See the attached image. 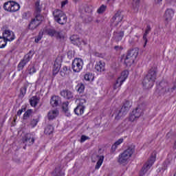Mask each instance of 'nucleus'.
<instances>
[{"label":"nucleus","mask_w":176,"mask_h":176,"mask_svg":"<svg viewBox=\"0 0 176 176\" xmlns=\"http://www.w3.org/2000/svg\"><path fill=\"white\" fill-rule=\"evenodd\" d=\"M38 122H39L38 118L32 120L30 123V125L31 126L32 129H34V127H36Z\"/></svg>","instance_id":"a19ab883"},{"label":"nucleus","mask_w":176,"mask_h":176,"mask_svg":"<svg viewBox=\"0 0 176 176\" xmlns=\"http://www.w3.org/2000/svg\"><path fill=\"white\" fill-rule=\"evenodd\" d=\"M156 76H157V68L151 67L148 74L144 78L142 85L145 89H151L155 85V80H156Z\"/></svg>","instance_id":"f257e3e1"},{"label":"nucleus","mask_w":176,"mask_h":176,"mask_svg":"<svg viewBox=\"0 0 176 176\" xmlns=\"http://www.w3.org/2000/svg\"><path fill=\"white\" fill-rule=\"evenodd\" d=\"M43 32H40L39 33H38V36H36V38H35V40H34V42L36 43H39V41H41V39H42V38L43 37Z\"/></svg>","instance_id":"37998d69"},{"label":"nucleus","mask_w":176,"mask_h":176,"mask_svg":"<svg viewBox=\"0 0 176 176\" xmlns=\"http://www.w3.org/2000/svg\"><path fill=\"white\" fill-rule=\"evenodd\" d=\"M35 12L34 14H41L42 12V4H41V0H37L34 4Z\"/></svg>","instance_id":"4be33fe9"},{"label":"nucleus","mask_w":176,"mask_h":176,"mask_svg":"<svg viewBox=\"0 0 176 176\" xmlns=\"http://www.w3.org/2000/svg\"><path fill=\"white\" fill-rule=\"evenodd\" d=\"M3 9L6 12H17L20 10V4L17 3L16 1H9L4 3Z\"/></svg>","instance_id":"20e7f679"},{"label":"nucleus","mask_w":176,"mask_h":176,"mask_svg":"<svg viewBox=\"0 0 176 176\" xmlns=\"http://www.w3.org/2000/svg\"><path fill=\"white\" fill-rule=\"evenodd\" d=\"M58 116V110H52L48 113V119L49 120H53V119H56Z\"/></svg>","instance_id":"b1692460"},{"label":"nucleus","mask_w":176,"mask_h":176,"mask_svg":"<svg viewBox=\"0 0 176 176\" xmlns=\"http://www.w3.org/2000/svg\"><path fill=\"white\" fill-rule=\"evenodd\" d=\"M85 109H86V106L78 104L74 109V113H76V115L78 116H80V115H83L85 113Z\"/></svg>","instance_id":"6ab92c4d"},{"label":"nucleus","mask_w":176,"mask_h":176,"mask_svg":"<svg viewBox=\"0 0 176 176\" xmlns=\"http://www.w3.org/2000/svg\"><path fill=\"white\" fill-rule=\"evenodd\" d=\"M174 16V10L171 8H168L164 14V19L166 23H170L171 20H173V17Z\"/></svg>","instance_id":"9d476101"},{"label":"nucleus","mask_w":176,"mask_h":176,"mask_svg":"<svg viewBox=\"0 0 176 176\" xmlns=\"http://www.w3.org/2000/svg\"><path fill=\"white\" fill-rule=\"evenodd\" d=\"M138 8H140V0H133V9L135 13L138 12Z\"/></svg>","instance_id":"f704fd0d"},{"label":"nucleus","mask_w":176,"mask_h":176,"mask_svg":"<svg viewBox=\"0 0 176 176\" xmlns=\"http://www.w3.org/2000/svg\"><path fill=\"white\" fill-rule=\"evenodd\" d=\"M67 72H68V67L64 66L60 70V74L61 75V76L64 77L67 74Z\"/></svg>","instance_id":"79ce46f5"},{"label":"nucleus","mask_w":176,"mask_h":176,"mask_svg":"<svg viewBox=\"0 0 176 176\" xmlns=\"http://www.w3.org/2000/svg\"><path fill=\"white\" fill-rule=\"evenodd\" d=\"M114 49H115V50H119V49H122V47H120V46H119V45H116L115 47H114Z\"/></svg>","instance_id":"052dcab7"},{"label":"nucleus","mask_w":176,"mask_h":176,"mask_svg":"<svg viewBox=\"0 0 176 176\" xmlns=\"http://www.w3.org/2000/svg\"><path fill=\"white\" fill-rule=\"evenodd\" d=\"M20 92L23 97H24V96H25V94H27V87L25 86L21 87L20 89Z\"/></svg>","instance_id":"603ef678"},{"label":"nucleus","mask_w":176,"mask_h":176,"mask_svg":"<svg viewBox=\"0 0 176 176\" xmlns=\"http://www.w3.org/2000/svg\"><path fill=\"white\" fill-rule=\"evenodd\" d=\"M68 3V0H65L61 2V8H64L65 5Z\"/></svg>","instance_id":"13d9d810"},{"label":"nucleus","mask_w":176,"mask_h":176,"mask_svg":"<svg viewBox=\"0 0 176 176\" xmlns=\"http://www.w3.org/2000/svg\"><path fill=\"white\" fill-rule=\"evenodd\" d=\"M36 72V69H35V66H32V67L29 68V74L32 75Z\"/></svg>","instance_id":"864d4df0"},{"label":"nucleus","mask_w":176,"mask_h":176,"mask_svg":"<svg viewBox=\"0 0 176 176\" xmlns=\"http://www.w3.org/2000/svg\"><path fill=\"white\" fill-rule=\"evenodd\" d=\"M72 68L74 72H80L83 68V60L82 58H75L72 65Z\"/></svg>","instance_id":"6e6552de"},{"label":"nucleus","mask_w":176,"mask_h":176,"mask_svg":"<svg viewBox=\"0 0 176 176\" xmlns=\"http://www.w3.org/2000/svg\"><path fill=\"white\" fill-rule=\"evenodd\" d=\"M30 102L32 107H36L39 102V98L38 96H33L30 99Z\"/></svg>","instance_id":"c756f323"},{"label":"nucleus","mask_w":176,"mask_h":176,"mask_svg":"<svg viewBox=\"0 0 176 176\" xmlns=\"http://www.w3.org/2000/svg\"><path fill=\"white\" fill-rule=\"evenodd\" d=\"M96 157H97V159L98 160L96 165L95 166L96 170H98V168H100L101 167V166L102 165V162H104V156H99V155H95Z\"/></svg>","instance_id":"bb28decb"},{"label":"nucleus","mask_w":176,"mask_h":176,"mask_svg":"<svg viewBox=\"0 0 176 176\" xmlns=\"http://www.w3.org/2000/svg\"><path fill=\"white\" fill-rule=\"evenodd\" d=\"M82 43H84V45H87V43L85 41V40H82Z\"/></svg>","instance_id":"69168bd1"},{"label":"nucleus","mask_w":176,"mask_h":176,"mask_svg":"<svg viewBox=\"0 0 176 176\" xmlns=\"http://www.w3.org/2000/svg\"><path fill=\"white\" fill-rule=\"evenodd\" d=\"M78 89H77V91L78 93H83V91H85V85L83 84H80V85H78Z\"/></svg>","instance_id":"c03bdc74"},{"label":"nucleus","mask_w":176,"mask_h":176,"mask_svg":"<svg viewBox=\"0 0 176 176\" xmlns=\"http://www.w3.org/2000/svg\"><path fill=\"white\" fill-rule=\"evenodd\" d=\"M105 9H107V6L102 5L98 9V13L101 14L105 12Z\"/></svg>","instance_id":"3c124183"},{"label":"nucleus","mask_w":176,"mask_h":176,"mask_svg":"<svg viewBox=\"0 0 176 176\" xmlns=\"http://www.w3.org/2000/svg\"><path fill=\"white\" fill-rule=\"evenodd\" d=\"M128 77H129V71L124 70L121 73V76L118 77V78L121 79L122 82H124Z\"/></svg>","instance_id":"473e14b6"},{"label":"nucleus","mask_w":176,"mask_h":176,"mask_svg":"<svg viewBox=\"0 0 176 176\" xmlns=\"http://www.w3.org/2000/svg\"><path fill=\"white\" fill-rule=\"evenodd\" d=\"M124 81H122L120 78H118L116 83L113 85V89L114 90H116V89L120 87L122 85H123Z\"/></svg>","instance_id":"c9c22d12"},{"label":"nucleus","mask_w":176,"mask_h":176,"mask_svg":"<svg viewBox=\"0 0 176 176\" xmlns=\"http://www.w3.org/2000/svg\"><path fill=\"white\" fill-rule=\"evenodd\" d=\"M162 1H163V0H157V3H160V2H162Z\"/></svg>","instance_id":"338daca9"},{"label":"nucleus","mask_w":176,"mask_h":176,"mask_svg":"<svg viewBox=\"0 0 176 176\" xmlns=\"http://www.w3.org/2000/svg\"><path fill=\"white\" fill-rule=\"evenodd\" d=\"M129 43H130L131 45H133V43H134V41L129 40Z\"/></svg>","instance_id":"e2e57ef3"},{"label":"nucleus","mask_w":176,"mask_h":176,"mask_svg":"<svg viewBox=\"0 0 176 176\" xmlns=\"http://www.w3.org/2000/svg\"><path fill=\"white\" fill-rule=\"evenodd\" d=\"M3 37L6 41L12 42V41H14V33L10 30H5L3 33Z\"/></svg>","instance_id":"9b49d317"},{"label":"nucleus","mask_w":176,"mask_h":176,"mask_svg":"<svg viewBox=\"0 0 176 176\" xmlns=\"http://www.w3.org/2000/svg\"><path fill=\"white\" fill-rule=\"evenodd\" d=\"M31 115H32V109H28L27 111L25 112L23 116V120H27Z\"/></svg>","instance_id":"e433bc0d"},{"label":"nucleus","mask_w":176,"mask_h":176,"mask_svg":"<svg viewBox=\"0 0 176 176\" xmlns=\"http://www.w3.org/2000/svg\"><path fill=\"white\" fill-rule=\"evenodd\" d=\"M45 18L42 14H35L34 19H32L28 25L29 30H35L37 27H39L41 25V23L42 21H43V19Z\"/></svg>","instance_id":"39448f33"},{"label":"nucleus","mask_w":176,"mask_h":176,"mask_svg":"<svg viewBox=\"0 0 176 176\" xmlns=\"http://www.w3.org/2000/svg\"><path fill=\"white\" fill-rule=\"evenodd\" d=\"M95 23H97L98 24V23H100V20L96 19V20L95 21Z\"/></svg>","instance_id":"0e129e2a"},{"label":"nucleus","mask_w":176,"mask_h":176,"mask_svg":"<svg viewBox=\"0 0 176 176\" xmlns=\"http://www.w3.org/2000/svg\"><path fill=\"white\" fill-rule=\"evenodd\" d=\"M79 100L80 102L78 105H85V104H86V96H82Z\"/></svg>","instance_id":"8fccbe9b"},{"label":"nucleus","mask_w":176,"mask_h":176,"mask_svg":"<svg viewBox=\"0 0 176 176\" xmlns=\"http://www.w3.org/2000/svg\"><path fill=\"white\" fill-rule=\"evenodd\" d=\"M108 1H112V2H114L115 0H108Z\"/></svg>","instance_id":"774afa93"},{"label":"nucleus","mask_w":176,"mask_h":176,"mask_svg":"<svg viewBox=\"0 0 176 176\" xmlns=\"http://www.w3.org/2000/svg\"><path fill=\"white\" fill-rule=\"evenodd\" d=\"M126 56L135 60L137 57H138V50L137 48H134L129 50Z\"/></svg>","instance_id":"aec40b11"},{"label":"nucleus","mask_w":176,"mask_h":176,"mask_svg":"<svg viewBox=\"0 0 176 176\" xmlns=\"http://www.w3.org/2000/svg\"><path fill=\"white\" fill-rule=\"evenodd\" d=\"M16 119H17V116H15L14 117V122H16Z\"/></svg>","instance_id":"680f3d73"},{"label":"nucleus","mask_w":176,"mask_h":176,"mask_svg":"<svg viewBox=\"0 0 176 176\" xmlns=\"http://www.w3.org/2000/svg\"><path fill=\"white\" fill-rule=\"evenodd\" d=\"M54 176H65V173H64V172H63V170H61V167L60 166H57L54 173H53Z\"/></svg>","instance_id":"c85d7f7f"},{"label":"nucleus","mask_w":176,"mask_h":176,"mask_svg":"<svg viewBox=\"0 0 176 176\" xmlns=\"http://www.w3.org/2000/svg\"><path fill=\"white\" fill-rule=\"evenodd\" d=\"M135 119H138V117L135 116L134 113H132L129 116V120L130 122H134Z\"/></svg>","instance_id":"5fc2aeb1"},{"label":"nucleus","mask_w":176,"mask_h":176,"mask_svg":"<svg viewBox=\"0 0 176 176\" xmlns=\"http://www.w3.org/2000/svg\"><path fill=\"white\" fill-rule=\"evenodd\" d=\"M124 36V31L114 32L113 38L117 43H119Z\"/></svg>","instance_id":"dca6fc26"},{"label":"nucleus","mask_w":176,"mask_h":176,"mask_svg":"<svg viewBox=\"0 0 176 176\" xmlns=\"http://www.w3.org/2000/svg\"><path fill=\"white\" fill-rule=\"evenodd\" d=\"M61 68V65L56 60L54 64V67H53V74L54 75H57L58 74V72L60 71V69Z\"/></svg>","instance_id":"cd10ccee"},{"label":"nucleus","mask_w":176,"mask_h":176,"mask_svg":"<svg viewBox=\"0 0 176 176\" xmlns=\"http://www.w3.org/2000/svg\"><path fill=\"white\" fill-rule=\"evenodd\" d=\"M86 140H89V137H87L85 135H82L80 138V142H85Z\"/></svg>","instance_id":"4d7b16f0"},{"label":"nucleus","mask_w":176,"mask_h":176,"mask_svg":"<svg viewBox=\"0 0 176 176\" xmlns=\"http://www.w3.org/2000/svg\"><path fill=\"white\" fill-rule=\"evenodd\" d=\"M43 32V34H46V35H49V36H55L57 31L50 28H44Z\"/></svg>","instance_id":"412c9836"},{"label":"nucleus","mask_w":176,"mask_h":176,"mask_svg":"<svg viewBox=\"0 0 176 176\" xmlns=\"http://www.w3.org/2000/svg\"><path fill=\"white\" fill-rule=\"evenodd\" d=\"M85 12H86V13H91L93 12V6H86L85 8Z\"/></svg>","instance_id":"09e8293b"},{"label":"nucleus","mask_w":176,"mask_h":176,"mask_svg":"<svg viewBox=\"0 0 176 176\" xmlns=\"http://www.w3.org/2000/svg\"><path fill=\"white\" fill-rule=\"evenodd\" d=\"M23 144H28V145H32L35 142V138H32V135L30 133H27L23 138Z\"/></svg>","instance_id":"f8f14e48"},{"label":"nucleus","mask_w":176,"mask_h":176,"mask_svg":"<svg viewBox=\"0 0 176 176\" xmlns=\"http://www.w3.org/2000/svg\"><path fill=\"white\" fill-rule=\"evenodd\" d=\"M156 160V153H153L148 160L147 162H146V164H144L142 168L141 174L142 175H144L145 173H146V171L152 167L153 165V163H155V161Z\"/></svg>","instance_id":"423d86ee"},{"label":"nucleus","mask_w":176,"mask_h":176,"mask_svg":"<svg viewBox=\"0 0 176 176\" xmlns=\"http://www.w3.org/2000/svg\"><path fill=\"white\" fill-rule=\"evenodd\" d=\"M134 152H135V147L134 146H129L122 153L119 155L118 163L122 166H126L129 163V159L133 156Z\"/></svg>","instance_id":"f03ea898"},{"label":"nucleus","mask_w":176,"mask_h":176,"mask_svg":"<svg viewBox=\"0 0 176 176\" xmlns=\"http://www.w3.org/2000/svg\"><path fill=\"white\" fill-rule=\"evenodd\" d=\"M127 115V111H125V110H123L122 108L120 110H116L115 112V119L116 120H120V119H122V118H124V116H126Z\"/></svg>","instance_id":"f3484780"},{"label":"nucleus","mask_w":176,"mask_h":176,"mask_svg":"<svg viewBox=\"0 0 176 176\" xmlns=\"http://www.w3.org/2000/svg\"><path fill=\"white\" fill-rule=\"evenodd\" d=\"M23 112H25V107H21V109L17 111L16 115L21 116Z\"/></svg>","instance_id":"6e6d98bb"},{"label":"nucleus","mask_w":176,"mask_h":176,"mask_svg":"<svg viewBox=\"0 0 176 176\" xmlns=\"http://www.w3.org/2000/svg\"><path fill=\"white\" fill-rule=\"evenodd\" d=\"M94 56L96 57H102V54H100L99 52H94Z\"/></svg>","instance_id":"bf43d9fd"},{"label":"nucleus","mask_w":176,"mask_h":176,"mask_svg":"<svg viewBox=\"0 0 176 176\" xmlns=\"http://www.w3.org/2000/svg\"><path fill=\"white\" fill-rule=\"evenodd\" d=\"M152 28H151V25H147L146 26V30H145V32L144 34H143V40L144 41V47H145V46H146V43H148V34H149V32H151Z\"/></svg>","instance_id":"5701e85b"},{"label":"nucleus","mask_w":176,"mask_h":176,"mask_svg":"<svg viewBox=\"0 0 176 176\" xmlns=\"http://www.w3.org/2000/svg\"><path fill=\"white\" fill-rule=\"evenodd\" d=\"M25 65H27V63L21 60L17 66L18 71H23Z\"/></svg>","instance_id":"ea45409f"},{"label":"nucleus","mask_w":176,"mask_h":176,"mask_svg":"<svg viewBox=\"0 0 176 176\" xmlns=\"http://www.w3.org/2000/svg\"><path fill=\"white\" fill-rule=\"evenodd\" d=\"M50 104L54 108L58 107L61 104V98L57 96H54L51 98Z\"/></svg>","instance_id":"4468645a"},{"label":"nucleus","mask_w":176,"mask_h":176,"mask_svg":"<svg viewBox=\"0 0 176 176\" xmlns=\"http://www.w3.org/2000/svg\"><path fill=\"white\" fill-rule=\"evenodd\" d=\"M68 105H69V102H63L62 108H63V111H64V112H65V113H67V111H68Z\"/></svg>","instance_id":"49530a36"},{"label":"nucleus","mask_w":176,"mask_h":176,"mask_svg":"<svg viewBox=\"0 0 176 176\" xmlns=\"http://www.w3.org/2000/svg\"><path fill=\"white\" fill-rule=\"evenodd\" d=\"M54 129L53 128V126L52 125H47L44 131L45 134L47 135H50L53 133V131Z\"/></svg>","instance_id":"72a5a7b5"},{"label":"nucleus","mask_w":176,"mask_h":176,"mask_svg":"<svg viewBox=\"0 0 176 176\" xmlns=\"http://www.w3.org/2000/svg\"><path fill=\"white\" fill-rule=\"evenodd\" d=\"M85 80H91L93 79V74H91V73H87L85 76H84Z\"/></svg>","instance_id":"de8ad7c7"},{"label":"nucleus","mask_w":176,"mask_h":176,"mask_svg":"<svg viewBox=\"0 0 176 176\" xmlns=\"http://www.w3.org/2000/svg\"><path fill=\"white\" fill-rule=\"evenodd\" d=\"M55 36L57 38V39H61L62 41H64L65 38L64 35H63V34H61L60 32H56Z\"/></svg>","instance_id":"a18cd8bd"},{"label":"nucleus","mask_w":176,"mask_h":176,"mask_svg":"<svg viewBox=\"0 0 176 176\" xmlns=\"http://www.w3.org/2000/svg\"><path fill=\"white\" fill-rule=\"evenodd\" d=\"M32 51H30L26 55L24 56L23 58L22 59L23 63H25L26 64L30 63V61L31 60V58H32Z\"/></svg>","instance_id":"7c9ffc66"},{"label":"nucleus","mask_w":176,"mask_h":176,"mask_svg":"<svg viewBox=\"0 0 176 176\" xmlns=\"http://www.w3.org/2000/svg\"><path fill=\"white\" fill-rule=\"evenodd\" d=\"M158 89L160 90V94H166L170 91L173 93L174 90L176 89V86H173L172 88L170 89L168 84L166 82H161L158 85Z\"/></svg>","instance_id":"0eeeda50"},{"label":"nucleus","mask_w":176,"mask_h":176,"mask_svg":"<svg viewBox=\"0 0 176 176\" xmlns=\"http://www.w3.org/2000/svg\"><path fill=\"white\" fill-rule=\"evenodd\" d=\"M130 108H131V104L130 103V101L125 100L121 109L126 112H129V109H130Z\"/></svg>","instance_id":"2f4dec72"},{"label":"nucleus","mask_w":176,"mask_h":176,"mask_svg":"<svg viewBox=\"0 0 176 176\" xmlns=\"http://www.w3.org/2000/svg\"><path fill=\"white\" fill-rule=\"evenodd\" d=\"M134 61H135V59L131 58V56H126L124 59V64L126 65V67H131V65L134 64Z\"/></svg>","instance_id":"a878e982"},{"label":"nucleus","mask_w":176,"mask_h":176,"mask_svg":"<svg viewBox=\"0 0 176 176\" xmlns=\"http://www.w3.org/2000/svg\"><path fill=\"white\" fill-rule=\"evenodd\" d=\"M70 41L73 45H80V38H79V36L78 35H72L70 37Z\"/></svg>","instance_id":"393cba45"},{"label":"nucleus","mask_w":176,"mask_h":176,"mask_svg":"<svg viewBox=\"0 0 176 176\" xmlns=\"http://www.w3.org/2000/svg\"><path fill=\"white\" fill-rule=\"evenodd\" d=\"M144 106H145V104H139L138 107L135 108V110H133L132 111L133 113H134V115L136 116V118H140L143 112H144Z\"/></svg>","instance_id":"ddd939ff"},{"label":"nucleus","mask_w":176,"mask_h":176,"mask_svg":"<svg viewBox=\"0 0 176 176\" xmlns=\"http://www.w3.org/2000/svg\"><path fill=\"white\" fill-rule=\"evenodd\" d=\"M60 96L66 100H72V98H74V94L68 89L61 91Z\"/></svg>","instance_id":"2eb2a0df"},{"label":"nucleus","mask_w":176,"mask_h":176,"mask_svg":"<svg viewBox=\"0 0 176 176\" xmlns=\"http://www.w3.org/2000/svg\"><path fill=\"white\" fill-rule=\"evenodd\" d=\"M123 142V138L119 139L118 141H116L114 144L112 146L111 149L116 150L120 144Z\"/></svg>","instance_id":"58836bf2"},{"label":"nucleus","mask_w":176,"mask_h":176,"mask_svg":"<svg viewBox=\"0 0 176 176\" xmlns=\"http://www.w3.org/2000/svg\"><path fill=\"white\" fill-rule=\"evenodd\" d=\"M54 21L58 23V24H60V25H64V24H67V15L64 12L60 10H55L53 13Z\"/></svg>","instance_id":"7ed1b4c3"},{"label":"nucleus","mask_w":176,"mask_h":176,"mask_svg":"<svg viewBox=\"0 0 176 176\" xmlns=\"http://www.w3.org/2000/svg\"><path fill=\"white\" fill-rule=\"evenodd\" d=\"M95 69L98 72H104L105 71V63L102 60L97 62L95 65Z\"/></svg>","instance_id":"a211bd4d"},{"label":"nucleus","mask_w":176,"mask_h":176,"mask_svg":"<svg viewBox=\"0 0 176 176\" xmlns=\"http://www.w3.org/2000/svg\"><path fill=\"white\" fill-rule=\"evenodd\" d=\"M7 43L8 41L3 36H0V49H3Z\"/></svg>","instance_id":"4c0bfd02"},{"label":"nucleus","mask_w":176,"mask_h":176,"mask_svg":"<svg viewBox=\"0 0 176 176\" xmlns=\"http://www.w3.org/2000/svg\"><path fill=\"white\" fill-rule=\"evenodd\" d=\"M122 20L123 14H122V12L118 10L111 19V25H114V27H118L119 23H121Z\"/></svg>","instance_id":"1a4fd4ad"}]
</instances>
